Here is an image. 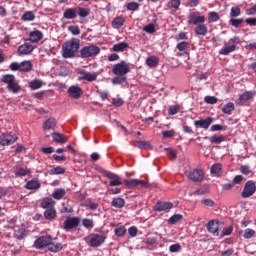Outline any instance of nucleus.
Masks as SVG:
<instances>
[{
  "label": "nucleus",
  "instance_id": "62",
  "mask_svg": "<svg viewBox=\"0 0 256 256\" xmlns=\"http://www.w3.org/2000/svg\"><path fill=\"white\" fill-rule=\"evenodd\" d=\"M202 205H205V207H214L215 201L211 199H203L201 200Z\"/></svg>",
  "mask_w": 256,
  "mask_h": 256
},
{
  "label": "nucleus",
  "instance_id": "20",
  "mask_svg": "<svg viewBox=\"0 0 256 256\" xmlns=\"http://www.w3.org/2000/svg\"><path fill=\"white\" fill-rule=\"evenodd\" d=\"M43 39V32L39 30H34L30 32L28 40H30L31 43H39Z\"/></svg>",
  "mask_w": 256,
  "mask_h": 256
},
{
  "label": "nucleus",
  "instance_id": "27",
  "mask_svg": "<svg viewBox=\"0 0 256 256\" xmlns=\"http://www.w3.org/2000/svg\"><path fill=\"white\" fill-rule=\"evenodd\" d=\"M42 209H53L55 208V202L51 198H44L41 202Z\"/></svg>",
  "mask_w": 256,
  "mask_h": 256
},
{
  "label": "nucleus",
  "instance_id": "61",
  "mask_svg": "<svg viewBox=\"0 0 256 256\" xmlns=\"http://www.w3.org/2000/svg\"><path fill=\"white\" fill-rule=\"evenodd\" d=\"M139 9V3L137 2H130L127 5V10L128 11H137Z\"/></svg>",
  "mask_w": 256,
  "mask_h": 256
},
{
  "label": "nucleus",
  "instance_id": "54",
  "mask_svg": "<svg viewBox=\"0 0 256 256\" xmlns=\"http://www.w3.org/2000/svg\"><path fill=\"white\" fill-rule=\"evenodd\" d=\"M205 103H208L209 105H215V103H217L219 101V99H217V97L215 96H206L204 98Z\"/></svg>",
  "mask_w": 256,
  "mask_h": 256
},
{
  "label": "nucleus",
  "instance_id": "42",
  "mask_svg": "<svg viewBox=\"0 0 256 256\" xmlns=\"http://www.w3.org/2000/svg\"><path fill=\"white\" fill-rule=\"evenodd\" d=\"M65 174V168L57 166L49 170V175H63Z\"/></svg>",
  "mask_w": 256,
  "mask_h": 256
},
{
  "label": "nucleus",
  "instance_id": "30",
  "mask_svg": "<svg viewBox=\"0 0 256 256\" xmlns=\"http://www.w3.org/2000/svg\"><path fill=\"white\" fill-rule=\"evenodd\" d=\"M64 19H75L77 17V9L75 8H68L64 11L63 14Z\"/></svg>",
  "mask_w": 256,
  "mask_h": 256
},
{
  "label": "nucleus",
  "instance_id": "52",
  "mask_svg": "<svg viewBox=\"0 0 256 256\" xmlns=\"http://www.w3.org/2000/svg\"><path fill=\"white\" fill-rule=\"evenodd\" d=\"M90 10L89 8H78L79 17L85 18L89 17Z\"/></svg>",
  "mask_w": 256,
  "mask_h": 256
},
{
  "label": "nucleus",
  "instance_id": "8",
  "mask_svg": "<svg viewBox=\"0 0 256 256\" xmlns=\"http://www.w3.org/2000/svg\"><path fill=\"white\" fill-rule=\"evenodd\" d=\"M205 23V16L201 15V12H190L188 15L189 25H201Z\"/></svg>",
  "mask_w": 256,
  "mask_h": 256
},
{
  "label": "nucleus",
  "instance_id": "10",
  "mask_svg": "<svg viewBox=\"0 0 256 256\" xmlns=\"http://www.w3.org/2000/svg\"><path fill=\"white\" fill-rule=\"evenodd\" d=\"M103 175L110 179V187H119V185H123V181H121V177H119V175L107 170L104 171Z\"/></svg>",
  "mask_w": 256,
  "mask_h": 256
},
{
  "label": "nucleus",
  "instance_id": "63",
  "mask_svg": "<svg viewBox=\"0 0 256 256\" xmlns=\"http://www.w3.org/2000/svg\"><path fill=\"white\" fill-rule=\"evenodd\" d=\"M175 41H185L187 39V33L181 32L174 37Z\"/></svg>",
  "mask_w": 256,
  "mask_h": 256
},
{
  "label": "nucleus",
  "instance_id": "56",
  "mask_svg": "<svg viewBox=\"0 0 256 256\" xmlns=\"http://www.w3.org/2000/svg\"><path fill=\"white\" fill-rule=\"evenodd\" d=\"M219 19V14L217 12H210L208 21L209 23H215Z\"/></svg>",
  "mask_w": 256,
  "mask_h": 256
},
{
  "label": "nucleus",
  "instance_id": "37",
  "mask_svg": "<svg viewBox=\"0 0 256 256\" xmlns=\"http://www.w3.org/2000/svg\"><path fill=\"white\" fill-rule=\"evenodd\" d=\"M16 177H27V175H31V170L28 168H18L15 171Z\"/></svg>",
  "mask_w": 256,
  "mask_h": 256
},
{
  "label": "nucleus",
  "instance_id": "48",
  "mask_svg": "<svg viewBox=\"0 0 256 256\" xmlns=\"http://www.w3.org/2000/svg\"><path fill=\"white\" fill-rule=\"evenodd\" d=\"M243 237H244V239H251L252 237H255V230H253L251 228H247L244 231Z\"/></svg>",
  "mask_w": 256,
  "mask_h": 256
},
{
  "label": "nucleus",
  "instance_id": "47",
  "mask_svg": "<svg viewBox=\"0 0 256 256\" xmlns=\"http://www.w3.org/2000/svg\"><path fill=\"white\" fill-rule=\"evenodd\" d=\"M180 5H181V0H169L167 7H170L172 9H179Z\"/></svg>",
  "mask_w": 256,
  "mask_h": 256
},
{
  "label": "nucleus",
  "instance_id": "59",
  "mask_svg": "<svg viewBox=\"0 0 256 256\" xmlns=\"http://www.w3.org/2000/svg\"><path fill=\"white\" fill-rule=\"evenodd\" d=\"M188 47L189 43H187L186 41H182L177 44L176 49H178V51H185L186 49H188Z\"/></svg>",
  "mask_w": 256,
  "mask_h": 256
},
{
  "label": "nucleus",
  "instance_id": "24",
  "mask_svg": "<svg viewBox=\"0 0 256 256\" xmlns=\"http://www.w3.org/2000/svg\"><path fill=\"white\" fill-rule=\"evenodd\" d=\"M146 65L150 67V69H155L157 65H159V57L157 56H150L146 59Z\"/></svg>",
  "mask_w": 256,
  "mask_h": 256
},
{
  "label": "nucleus",
  "instance_id": "58",
  "mask_svg": "<svg viewBox=\"0 0 256 256\" xmlns=\"http://www.w3.org/2000/svg\"><path fill=\"white\" fill-rule=\"evenodd\" d=\"M143 31H145V33H149L150 35L155 33V24H148L143 28Z\"/></svg>",
  "mask_w": 256,
  "mask_h": 256
},
{
  "label": "nucleus",
  "instance_id": "1",
  "mask_svg": "<svg viewBox=\"0 0 256 256\" xmlns=\"http://www.w3.org/2000/svg\"><path fill=\"white\" fill-rule=\"evenodd\" d=\"M81 41L77 38H71L62 45V57L64 59H71L75 57L77 51H79V45Z\"/></svg>",
  "mask_w": 256,
  "mask_h": 256
},
{
  "label": "nucleus",
  "instance_id": "3",
  "mask_svg": "<svg viewBox=\"0 0 256 256\" xmlns=\"http://www.w3.org/2000/svg\"><path fill=\"white\" fill-rule=\"evenodd\" d=\"M1 81L2 83H5L7 85L6 88L8 89V91H11L12 93H19V91H21V86H19V83H17L15 75L5 74L2 76Z\"/></svg>",
  "mask_w": 256,
  "mask_h": 256
},
{
  "label": "nucleus",
  "instance_id": "32",
  "mask_svg": "<svg viewBox=\"0 0 256 256\" xmlns=\"http://www.w3.org/2000/svg\"><path fill=\"white\" fill-rule=\"evenodd\" d=\"M134 145L136 147H138V149H149V150H152L153 149V146H151L149 144V142H145V141H142V140H136L134 141Z\"/></svg>",
  "mask_w": 256,
  "mask_h": 256
},
{
  "label": "nucleus",
  "instance_id": "39",
  "mask_svg": "<svg viewBox=\"0 0 256 256\" xmlns=\"http://www.w3.org/2000/svg\"><path fill=\"white\" fill-rule=\"evenodd\" d=\"M21 21H35V13L27 11L21 16Z\"/></svg>",
  "mask_w": 256,
  "mask_h": 256
},
{
  "label": "nucleus",
  "instance_id": "28",
  "mask_svg": "<svg viewBox=\"0 0 256 256\" xmlns=\"http://www.w3.org/2000/svg\"><path fill=\"white\" fill-rule=\"evenodd\" d=\"M44 217L45 219H48L49 221L55 219L57 217V210L55 208H48L44 211Z\"/></svg>",
  "mask_w": 256,
  "mask_h": 256
},
{
  "label": "nucleus",
  "instance_id": "57",
  "mask_svg": "<svg viewBox=\"0 0 256 256\" xmlns=\"http://www.w3.org/2000/svg\"><path fill=\"white\" fill-rule=\"evenodd\" d=\"M241 15V8L239 7H232L230 10L231 17H239Z\"/></svg>",
  "mask_w": 256,
  "mask_h": 256
},
{
  "label": "nucleus",
  "instance_id": "36",
  "mask_svg": "<svg viewBox=\"0 0 256 256\" xmlns=\"http://www.w3.org/2000/svg\"><path fill=\"white\" fill-rule=\"evenodd\" d=\"M232 111H235V104L233 102H228L222 108V113H224L225 115H231Z\"/></svg>",
  "mask_w": 256,
  "mask_h": 256
},
{
  "label": "nucleus",
  "instance_id": "31",
  "mask_svg": "<svg viewBox=\"0 0 256 256\" xmlns=\"http://www.w3.org/2000/svg\"><path fill=\"white\" fill-rule=\"evenodd\" d=\"M123 25H125V19L123 17L118 16L112 21L113 29H121Z\"/></svg>",
  "mask_w": 256,
  "mask_h": 256
},
{
  "label": "nucleus",
  "instance_id": "9",
  "mask_svg": "<svg viewBox=\"0 0 256 256\" xmlns=\"http://www.w3.org/2000/svg\"><path fill=\"white\" fill-rule=\"evenodd\" d=\"M52 242L53 238L50 235L42 236L34 242V247H36V249H44V247L49 248Z\"/></svg>",
  "mask_w": 256,
  "mask_h": 256
},
{
  "label": "nucleus",
  "instance_id": "13",
  "mask_svg": "<svg viewBox=\"0 0 256 256\" xmlns=\"http://www.w3.org/2000/svg\"><path fill=\"white\" fill-rule=\"evenodd\" d=\"M124 185L129 189H133L134 187H145L146 189H149V187H151L149 183L139 179L125 180Z\"/></svg>",
  "mask_w": 256,
  "mask_h": 256
},
{
  "label": "nucleus",
  "instance_id": "7",
  "mask_svg": "<svg viewBox=\"0 0 256 256\" xmlns=\"http://www.w3.org/2000/svg\"><path fill=\"white\" fill-rule=\"evenodd\" d=\"M256 193V184L255 181L249 180L245 183L244 189L241 193L243 199H249V197H253Z\"/></svg>",
  "mask_w": 256,
  "mask_h": 256
},
{
  "label": "nucleus",
  "instance_id": "50",
  "mask_svg": "<svg viewBox=\"0 0 256 256\" xmlns=\"http://www.w3.org/2000/svg\"><path fill=\"white\" fill-rule=\"evenodd\" d=\"M68 31L72 33V35H81V29H79V26L71 25L68 27Z\"/></svg>",
  "mask_w": 256,
  "mask_h": 256
},
{
  "label": "nucleus",
  "instance_id": "33",
  "mask_svg": "<svg viewBox=\"0 0 256 256\" xmlns=\"http://www.w3.org/2000/svg\"><path fill=\"white\" fill-rule=\"evenodd\" d=\"M112 207H115L116 209H122V207H125V199L121 197L114 198L112 200Z\"/></svg>",
  "mask_w": 256,
  "mask_h": 256
},
{
  "label": "nucleus",
  "instance_id": "19",
  "mask_svg": "<svg viewBox=\"0 0 256 256\" xmlns=\"http://www.w3.org/2000/svg\"><path fill=\"white\" fill-rule=\"evenodd\" d=\"M211 123H213V118L208 117L207 119L203 120H196L194 122L195 127H200V129H209L211 126Z\"/></svg>",
  "mask_w": 256,
  "mask_h": 256
},
{
  "label": "nucleus",
  "instance_id": "16",
  "mask_svg": "<svg viewBox=\"0 0 256 256\" xmlns=\"http://www.w3.org/2000/svg\"><path fill=\"white\" fill-rule=\"evenodd\" d=\"M80 222L81 220L77 217L67 218L64 222V229H66V231H69L70 229H75V227L79 226Z\"/></svg>",
  "mask_w": 256,
  "mask_h": 256
},
{
  "label": "nucleus",
  "instance_id": "4",
  "mask_svg": "<svg viewBox=\"0 0 256 256\" xmlns=\"http://www.w3.org/2000/svg\"><path fill=\"white\" fill-rule=\"evenodd\" d=\"M101 53V48L98 46L91 44L88 46H84L80 49V57L82 59H89L90 57H97Z\"/></svg>",
  "mask_w": 256,
  "mask_h": 256
},
{
  "label": "nucleus",
  "instance_id": "49",
  "mask_svg": "<svg viewBox=\"0 0 256 256\" xmlns=\"http://www.w3.org/2000/svg\"><path fill=\"white\" fill-rule=\"evenodd\" d=\"M245 20H243L242 18L240 19H235V18H232L230 19L229 21V25H232V27H239L242 23H244Z\"/></svg>",
  "mask_w": 256,
  "mask_h": 256
},
{
  "label": "nucleus",
  "instance_id": "21",
  "mask_svg": "<svg viewBox=\"0 0 256 256\" xmlns=\"http://www.w3.org/2000/svg\"><path fill=\"white\" fill-rule=\"evenodd\" d=\"M156 211H169V209H173V203L171 202H158L155 206Z\"/></svg>",
  "mask_w": 256,
  "mask_h": 256
},
{
  "label": "nucleus",
  "instance_id": "14",
  "mask_svg": "<svg viewBox=\"0 0 256 256\" xmlns=\"http://www.w3.org/2000/svg\"><path fill=\"white\" fill-rule=\"evenodd\" d=\"M186 175L190 181H194V183H199L203 181V170L201 169H194L191 172H186Z\"/></svg>",
  "mask_w": 256,
  "mask_h": 256
},
{
  "label": "nucleus",
  "instance_id": "55",
  "mask_svg": "<svg viewBox=\"0 0 256 256\" xmlns=\"http://www.w3.org/2000/svg\"><path fill=\"white\" fill-rule=\"evenodd\" d=\"M82 225H83L86 229H93V220H92V219L84 218V219L82 220Z\"/></svg>",
  "mask_w": 256,
  "mask_h": 256
},
{
  "label": "nucleus",
  "instance_id": "51",
  "mask_svg": "<svg viewBox=\"0 0 256 256\" xmlns=\"http://www.w3.org/2000/svg\"><path fill=\"white\" fill-rule=\"evenodd\" d=\"M249 99H253V92H244L239 97L240 101H249Z\"/></svg>",
  "mask_w": 256,
  "mask_h": 256
},
{
  "label": "nucleus",
  "instance_id": "29",
  "mask_svg": "<svg viewBox=\"0 0 256 256\" xmlns=\"http://www.w3.org/2000/svg\"><path fill=\"white\" fill-rule=\"evenodd\" d=\"M221 169H223V165H221V163L213 164L211 166L210 173L213 175V177H219L221 174Z\"/></svg>",
  "mask_w": 256,
  "mask_h": 256
},
{
  "label": "nucleus",
  "instance_id": "23",
  "mask_svg": "<svg viewBox=\"0 0 256 256\" xmlns=\"http://www.w3.org/2000/svg\"><path fill=\"white\" fill-rule=\"evenodd\" d=\"M194 32L197 35L205 37V35H207V33H208L207 25H205V23L197 24L195 29H194Z\"/></svg>",
  "mask_w": 256,
  "mask_h": 256
},
{
  "label": "nucleus",
  "instance_id": "53",
  "mask_svg": "<svg viewBox=\"0 0 256 256\" xmlns=\"http://www.w3.org/2000/svg\"><path fill=\"white\" fill-rule=\"evenodd\" d=\"M126 77L124 76H117L112 79L113 85H121V83H125Z\"/></svg>",
  "mask_w": 256,
  "mask_h": 256
},
{
  "label": "nucleus",
  "instance_id": "6",
  "mask_svg": "<svg viewBox=\"0 0 256 256\" xmlns=\"http://www.w3.org/2000/svg\"><path fill=\"white\" fill-rule=\"evenodd\" d=\"M113 75H119L120 77H125L129 73V64L125 61L114 64L112 68Z\"/></svg>",
  "mask_w": 256,
  "mask_h": 256
},
{
  "label": "nucleus",
  "instance_id": "18",
  "mask_svg": "<svg viewBox=\"0 0 256 256\" xmlns=\"http://www.w3.org/2000/svg\"><path fill=\"white\" fill-rule=\"evenodd\" d=\"M67 93L72 99H80L83 95V90L79 86H71Z\"/></svg>",
  "mask_w": 256,
  "mask_h": 256
},
{
  "label": "nucleus",
  "instance_id": "15",
  "mask_svg": "<svg viewBox=\"0 0 256 256\" xmlns=\"http://www.w3.org/2000/svg\"><path fill=\"white\" fill-rule=\"evenodd\" d=\"M207 231L214 235V237H219V221L210 220L207 225Z\"/></svg>",
  "mask_w": 256,
  "mask_h": 256
},
{
  "label": "nucleus",
  "instance_id": "64",
  "mask_svg": "<svg viewBox=\"0 0 256 256\" xmlns=\"http://www.w3.org/2000/svg\"><path fill=\"white\" fill-rule=\"evenodd\" d=\"M179 113V107L177 106H170L168 109V115H177Z\"/></svg>",
  "mask_w": 256,
  "mask_h": 256
},
{
  "label": "nucleus",
  "instance_id": "17",
  "mask_svg": "<svg viewBox=\"0 0 256 256\" xmlns=\"http://www.w3.org/2000/svg\"><path fill=\"white\" fill-rule=\"evenodd\" d=\"M80 76L78 79L79 81H88V82H93V81H97V73L93 72H87L85 70L80 71Z\"/></svg>",
  "mask_w": 256,
  "mask_h": 256
},
{
  "label": "nucleus",
  "instance_id": "41",
  "mask_svg": "<svg viewBox=\"0 0 256 256\" xmlns=\"http://www.w3.org/2000/svg\"><path fill=\"white\" fill-rule=\"evenodd\" d=\"M43 87V80L36 79L30 82V88L33 90L41 89Z\"/></svg>",
  "mask_w": 256,
  "mask_h": 256
},
{
  "label": "nucleus",
  "instance_id": "46",
  "mask_svg": "<svg viewBox=\"0 0 256 256\" xmlns=\"http://www.w3.org/2000/svg\"><path fill=\"white\" fill-rule=\"evenodd\" d=\"M114 233L116 237H123L125 233H127V229L125 228V226H120L118 228H115Z\"/></svg>",
  "mask_w": 256,
  "mask_h": 256
},
{
  "label": "nucleus",
  "instance_id": "2",
  "mask_svg": "<svg viewBox=\"0 0 256 256\" xmlns=\"http://www.w3.org/2000/svg\"><path fill=\"white\" fill-rule=\"evenodd\" d=\"M107 240V233L101 231L98 234H92L91 237L84 238L89 247H101Z\"/></svg>",
  "mask_w": 256,
  "mask_h": 256
},
{
  "label": "nucleus",
  "instance_id": "25",
  "mask_svg": "<svg viewBox=\"0 0 256 256\" xmlns=\"http://www.w3.org/2000/svg\"><path fill=\"white\" fill-rule=\"evenodd\" d=\"M55 127H57V120H55V118H49L44 122V125H43L44 131L55 129Z\"/></svg>",
  "mask_w": 256,
  "mask_h": 256
},
{
  "label": "nucleus",
  "instance_id": "45",
  "mask_svg": "<svg viewBox=\"0 0 256 256\" xmlns=\"http://www.w3.org/2000/svg\"><path fill=\"white\" fill-rule=\"evenodd\" d=\"M210 143H215L216 145H221L223 141H225V137L223 136H211L209 138Z\"/></svg>",
  "mask_w": 256,
  "mask_h": 256
},
{
  "label": "nucleus",
  "instance_id": "60",
  "mask_svg": "<svg viewBox=\"0 0 256 256\" xmlns=\"http://www.w3.org/2000/svg\"><path fill=\"white\" fill-rule=\"evenodd\" d=\"M170 253H179L181 251V244H172L169 247Z\"/></svg>",
  "mask_w": 256,
  "mask_h": 256
},
{
  "label": "nucleus",
  "instance_id": "11",
  "mask_svg": "<svg viewBox=\"0 0 256 256\" xmlns=\"http://www.w3.org/2000/svg\"><path fill=\"white\" fill-rule=\"evenodd\" d=\"M11 71H31V61L13 62L10 64Z\"/></svg>",
  "mask_w": 256,
  "mask_h": 256
},
{
  "label": "nucleus",
  "instance_id": "22",
  "mask_svg": "<svg viewBox=\"0 0 256 256\" xmlns=\"http://www.w3.org/2000/svg\"><path fill=\"white\" fill-rule=\"evenodd\" d=\"M33 49H35L33 45L23 44L18 47V53H20V55H29V53H33Z\"/></svg>",
  "mask_w": 256,
  "mask_h": 256
},
{
  "label": "nucleus",
  "instance_id": "44",
  "mask_svg": "<svg viewBox=\"0 0 256 256\" xmlns=\"http://www.w3.org/2000/svg\"><path fill=\"white\" fill-rule=\"evenodd\" d=\"M183 219V215L181 214H174L168 220L169 225H175V223H179Z\"/></svg>",
  "mask_w": 256,
  "mask_h": 256
},
{
  "label": "nucleus",
  "instance_id": "5",
  "mask_svg": "<svg viewBox=\"0 0 256 256\" xmlns=\"http://www.w3.org/2000/svg\"><path fill=\"white\" fill-rule=\"evenodd\" d=\"M237 45H239V37L235 36L228 41V45L220 49L219 55H229V53H233V51L237 49Z\"/></svg>",
  "mask_w": 256,
  "mask_h": 256
},
{
  "label": "nucleus",
  "instance_id": "35",
  "mask_svg": "<svg viewBox=\"0 0 256 256\" xmlns=\"http://www.w3.org/2000/svg\"><path fill=\"white\" fill-rule=\"evenodd\" d=\"M14 237L16 239H23L25 237V228H19L18 226H14Z\"/></svg>",
  "mask_w": 256,
  "mask_h": 256
},
{
  "label": "nucleus",
  "instance_id": "43",
  "mask_svg": "<svg viewBox=\"0 0 256 256\" xmlns=\"http://www.w3.org/2000/svg\"><path fill=\"white\" fill-rule=\"evenodd\" d=\"M39 187H41V184H39V181L37 180L28 181L26 184V189L30 190L39 189Z\"/></svg>",
  "mask_w": 256,
  "mask_h": 256
},
{
  "label": "nucleus",
  "instance_id": "40",
  "mask_svg": "<svg viewBox=\"0 0 256 256\" xmlns=\"http://www.w3.org/2000/svg\"><path fill=\"white\" fill-rule=\"evenodd\" d=\"M65 189H56L53 194L52 197L53 199H56L57 201L63 199L64 195H65Z\"/></svg>",
  "mask_w": 256,
  "mask_h": 256
},
{
  "label": "nucleus",
  "instance_id": "12",
  "mask_svg": "<svg viewBox=\"0 0 256 256\" xmlns=\"http://www.w3.org/2000/svg\"><path fill=\"white\" fill-rule=\"evenodd\" d=\"M17 139L18 137L16 136V134L11 135L9 133H3L0 135V145H2L3 147L13 145V143H15Z\"/></svg>",
  "mask_w": 256,
  "mask_h": 256
},
{
  "label": "nucleus",
  "instance_id": "34",
  "mask_svg": "<svg viewBox=\"0 0 256 256\" xmlns=\"http://www.w3.org/2000/svg\"><path fill=\"white\" fill-rule=\"evenodd\" d=\"M63 249V244L61 243H53L50 242V245L48 246V251H51V253H59Z\"/></svg>",
  "mask_w": 256,
  "mask_h": 256
},
{
  "label": "nucleus",
  "instance_id": "38",
  "mask_svg": "<svg viewBox=\"0 0 256 256\" xmlns=\"http://www.w3.org/2000/svg\"><path fill=\"white\" fill-rule=\"evenodd\" d=\"M127 47H129V44H127L126 42H120L113 46V51H115L116 53H120L121 51H125Z\"/></svg>",
  "mask_w": 256,
  "mask_h": 256
},
{
  "label": "nucleus",
  "instance_id": "26",
  "mask_svg": "<svg viewBox=\"0 0 256 256\" xmlns=\"http://www.w3.org/2000/svg\"><path fill=\"white\" fill-rule=\"evenodd\" d=\"M52 139L55 141V143H60L61 145H63V143H67V137L63 136L59 132H53Z\"/></svg>",
  "mask_w": 256,
  "mask_h": 256
}]
</instances>
